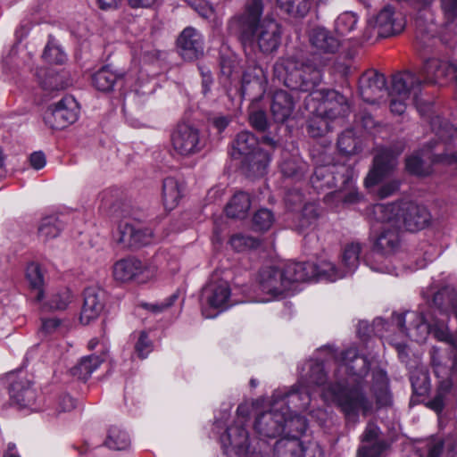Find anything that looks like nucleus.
Instances as JSON below:
<instances>
[{
	"mask_svg": "<svg viewBox=\"0 0 457 457\" xmlns=\"http://www.w3.org/2000/svg\"><path fill=\"white\" fill-rule=\"evenodd\" d=\"M288 287L295 282H304L312 278L337 280L342 274L335 270V264L328 261H321L318 265L312 262H289L283 269Z\"/></svg>",
	"mask_w": 457,
	"mask_h": 457,
	"instance_id": "6e6552de",
	"label": "nucleus"
},
{
	"mask_svg": "<svg viewBox=\"0 0 457 457\" xmlns=\"http://www.w3.org/2000/svg\"><path fill=\"white\" fill-rule=\"evenodd\" d=\"M383 450V443L361 445L358 449L357 457H380Z\"/></svg>",
	"mask_w": 457,
	"mask_h": 457,
	"instance_id": "6e6d98bb",
	"label": "nucleus"
},
{
	"mask_svg": "<svg viewBox=\"0 0 457 457\" xmlns=\"http://www.w3.org/2000/svg\"><path fill=\"white\" fill-rule=\"evenodd\" d=\"M401 152L402 148L397 151L380 149L375 155L373 167L365 179V186L367 187H373L388 177L396 167V157Z\"/></svg>",
	"mask_w": 457,
	"mask_h": 457,
	"instance_id": "f3484780",
	"label": "nucleus"
},
{
	"mask_svg": "<svg viewBox=\"0 0 457 457\" xmlns=\"http://www.w3.org/2000/svg\"><path fill=\"white\" fill-rule=\"evenodd\" d=\"M276 450L284 454H289L290 457H322L321 451L318 445L311 444L304 447L296 438L295 435L292 438L281 439L276 443Z\"/></svg>",
	"mask_w": 457,
	"mask_h": 457,
	"instance_id": "b1692460",
	"label": "nucleus"
},
{
	"mask_svg": "<svg viewBox=\"0 0 457 457\" xmlns=\"http://www.w3.org/2000/svg\"><path fill=\"white\" fill-rule=\"evenodd\" d=\"M260 285L263 292L273 295H280L289 288L283 270L274 267H266L261 270Z\"/></svg>",
	"mask_w": 457,
	"mask_h": 457,
	"instance_id": "393cba45",
	"label": "nucleus"
},
{
	"mask_svg": "<svg viewBox=\"0 0 457 457\" xmlns=\"http://www.w3.org/2000/svg\"><path fill=\"white\" fill-rule=\"evenodd\" d=\"M145 270V265L137 259H122L113 265V277L118 281L127 282L141 275Z\"/></svg>",
	"mask_w": 457,
	"mask_h": 457,
	"instance_id": "bb28decb",
	"label": "nucleus"
},
{
	"mask_svg": "<svg viewBox=\"0 0 457 457\" xmlns=\"http://www.w3.org/2000/svg\"><path fill=\"white\" fill-rule=\"evenodd\" d=\"M431 359L440 390L450 391L453 386V378L457 374V362L444 356L436 349H433Z\"/></svg>",
	"mask_w": 457,
	"mask_h": 457,
	"instance_id": "412c9836",
	"label": "nucleus"
},
{
	"mask_svg": "<svg viewBox=\"0 0 457 457\" xmlns=\"http://www.w3.org/2000/svg\"><path fill=\"white\" fill-rule=\"evenodd\" d=\"M62 223L55 216H48L42 219L38 227L39 237L46 242L59 236L62 230Z\"/></svg>",
	"mask_w": 457,
	"mask_h": 457,
	"instance_id": "a19ab883",
	"label": "nucleus"
},
{
	"mask_svg": "<svg viewBox=\"0 0 457 457\" xmlns=\"http://www.w3.org/2000/svg\"><path fill=\"white\" fill-rule=\"evenodd\" d=\"M384 223L378 235L374 247L383 255H393L402 250L403 245V231L398 220L393 216L391 220L385 218V213H375Z\"/></svg>",
	"mask_w": 457,
	"mask_h": 457,
	"instance_id": "9b49d317",
	"label": "nucleus"
},
{
	"mask_svg": "<svg viewBox=\"0 0 457 457\" xmlns=\"http://www.w3.org/2000/svg\"><path fill=\"white\" fill-rule=\"evenodd\" d=\"M411 382L413 393L417 395H425L430 389L428 374L421 370L412 371Z\"/></svg>",
	"mask_w": 457,
	"mask_h": 457,
	"instance_id": "a18cd8bd",
	"label": "nucleus"
},
{
	"mask_svg": "<svg viewBox=\"0 0 457 457\" xmlns=\"http://www.w3.org/2000/svg\"><path fill=\"white\" fill-rule=\"evenodd\" d=\"M431 128L436 137V141L428 146L433 162L457 164V129L440 117L432 120Z\"/></svg>",
	"mask_w": 457,
	"mask_h": 457,
	"instance_id": "423d86ee",
	"label": "nucleus"
},
{
	"mask_svg": "<svg viewBox=\"0 0 457 457\" xmlns=\"http://www.w3.org/2000/svg\"><path fill=\"white\" fill-rule=\"evenodd\" d=\"M357 21L358 19L355 13L345 12L337 17L335 29L337 33L341 35H347L355 29Z\"/></svg>",
	"mask_w": 457,
	"mask_h": 457,
	"instance_id": "09e8293b",
	"label": "nucleus"
},
{
	"mask_svg": "<svg viewBox=\"0 0 457 457\" xmlns=\"http://www.w3.org/2000/svg\"><path fill=\"white\" fill-rule=\"evenodd\" d=\"M104 360V357L96 354L84 357L79 363L72 369V374L78 376L79 378L87 379Z\"/></svg>",
	"mask_w": 457,
	"mask_h": 457,
	"instance_id": "58836bf2",
	"label": "nucleus"
},
{
	"mask_svg": "<svg viewBox=\"0 0 457 457\" xmlns=\"http://www.w3.org/2000/svg\"><path fill=\"white\" fill-rule=\"evenodd\" d=\"M224 447L228 450L231 447L238 455L248 451V433L245 428L243 420H238L229 427L221 438Z\"/></svg>",
	"mask_w": 457,
	"mask_h": 457,
	"instance_id": "a878e982",
	"label": "nucleus"
},
{
	"mask_svg": "<svg viewBox=\"0 0 457 457\" xmlns=\"http://www.w3.org/2000/svg\"><path fill=\"white\" fill-rule=\"evenodd\" d=\"M279 403L273 402L271 409L260 413L254 421V431L262 438H275L285 430L287 412L278 409Z\"/></svg>",
	"mask_w": 457,
	"mask_h": 457,
	"instance_id": "2eb2a0df",
	"label": "nucleus"
},
{
	"mask_svg": "<svg viewBox=\"0 0 457 457\" xmlns=\"http://www.w3.org/2000/svg\"><path fill=\"white\" fill-rule=\"evenodd\" d=\"M258 139L251 132H239L233 143L231 156L242 162V168L248 176H262L270 161V154L258 147Z\"/></svg>",
	"mask_w": 457,
	"mask_h": 457,
	"instance_id": "39448f33",
	"label": "nucleus"
},
{
	"mask_svg": "<svg viewBox=\"0 0 457 457\" xmlns=\"http://www.w3.org/2000/svg\"><path fill=\"white\" fill-rule=\"evenodd\" d=\"M171 143L174 151L183 156L195 154L204 147L200 131L187 123H180L177 126L171 135Z\"/></svg>",
	"mask_w": 457,
	"mask_h": 457,
	"instance_id": "4468645a",
	"label": "nucleus"
},
{
	"mask_svg": "<svg viewBox=\"0 0 457 457\" xmlns=\"http://www.w3.org/2000/svg\"><path fill=\"white\" fill-rule=\"evenodd\" d=\"M104 444L110 449L121 451L129 446L130 440L125 431L116 426H112L108 430Z\"/></svg>",
	"mask_w": 457,
	"mask_h": 457,
	"instance_id": "79ce46f5",
	"label": "nucleus"
},
{
	"mask_svg": "<svg viewBox=\"0 0 457 457\" xmlns=\"http://www.w3.org/2000/svg\"><path fill=\"white\" fill-rule=\"evenodd\" d=\"M406 170L418 176H427L431 172L430 168L425 167L423 161L417 154L411 155L406 159Z\"/></svg>",
	"mask_w": 457,
	"mask_h": 457,
	"instance_id": "3c124183",
	"label": "nucleus"
},
{
	"mask_svg": "<svg viewBox=\"0 0 457 457\" xmlns=\"http://www.w3.org/2000/svg\"><path fill=\"white\" fill-rule=\"evenodd\" d=\"M79 107L71 96H66L48 107L45 113V122L54 129H62L74 123L79 117Z\"/></svg>",
	"mask_w": 457,
	"mask_h": 457,
	"instance_id": "ddd939ff",
	"label": "nucleus"
},
{
	"mask_svg": "<svg viewBox=\"0 0 457 457\" xmlns=\"http://www.w3.org/2000/svg\"><path fill=\"white\" fill-rule=\"evenodd\" d=\"M444 442L439 438H431L417 444L410 457H440Z\"/></svg>",
	"mask_w": 457,
	"mask_h": 457,
	"instance_id": "c9c22d12",
	"label": "nucleus"
},
{
	"mask_svg": "<svg viewBox=\"0 0 457 457\" xmlns=\"http://www.w3.org/2000/svg\"><path fill=\"white\" fill-rule=\"evenodd\" d=\"M26 278L31 288L33 297L37 302H42L45 299L44 292V273L37 263H30L26 270Z\"/></svg>",
	"mask_w": 457,
	"mask_h": 457,
	"instance_id": "7c9ffc66",
	"label": "nucleus"
},
{
	"mask_svg": "<svg viewBox=\"0 0 457 457\" xmlns=\"http://www.w3.org/2000/svg\"><path fill=\"white\" fill-rule=\"evenodd\" d=\"M310 389L307 385L299 383L297 387H293L286 394H278L273 402H278V409L288 413H295L298 410H304L310 403Z\"/></svg>",
	"mask_w": 457,
	"mask_h": 457,
	"instance_id": "aec40b11",
	"label": "nucleus"
},
{
	"mask_svg": "<svg viewBox=\"0 0 457 457\" xmlns=\"http://www.w3.org/2000/svg\"><path fill=\"white\" fill-rule=\"evenodd\" d=\"M10 395L21 407L31 406L37 398V394L30 385L22 381H16L11 385Z\"/></svg>",
	"mask_w": 457,
	"mask_h": 457,
	"instance_id": "72a5a7b5",
	"label": "nucleus"
},
{
	"mask_svg": "<svg viewBox=\"0 0 457 457\" xmlns=\"http://www.w3.org/2000/svg\"><path fill=\"white\" fill-rule=\"evenodd\" d=\"M241 90L243 95L261 94L263 91L262 70L253 69V72L245 71L242 79Z\"/></svg>",
	"mask_w": 457,
	"mask_h": 457,
	"instance_id": "e433bc0d",
	"label": "nucleus"
},
{
	"mask_svg": "<svg viewBox=\"0 0 457 457\" xmlns=\"http://www.w3.org/2000/svg\"><path fill=\"white\" fill-rule=\"evenodd\" d=\"M374 213H385V218L391 220L392 216L400 226L403 224L407 230L417 231L426 228L431 219L430 213L424 206L412 203L374 206Z\"/></svg>",
	"mask_w": 457,
	"mask_h": 457,
	"instance_id": "0eeeda50",
	"label": "nucleus"
},
{
	"mask_svg": "<svg viewBox=\"0 0 457 457\" xmlns=\"http://www.w3.org/2000/svg\"><path fill=\"white\" fill-rule=\"evenodd\" d=\"M312 116L310 118L307 126L308 133L312 137H321L331 129L330 121L328 120L324 116L315 112L314 108H312Z\"/></svg>",
	"mask_w": 457,
	"mask_h": 457,
	"instance_id": "c03bdc74",
	"label": "nucleus"
},
{
	"mask_svg": "<svg viewBox=\"0 0 457 457\" xmlns=\"http://www.w3.org/2000/svg\"><path fill=\"white\" fill-rule=\"evenodd\" d=\"M361 250V247L358 243H351L345 247L342 253V265L344 268L337 270L335 267L336 271L342 274L338 279L353 273L356 270L360 262Z\"/></svg>",
	"mask_w": 457,
	"mask_h": 457,
	"instance_id": "2f4dec72",
	"label": "nucleus"
},
{
	"mask_svg": "<svg viewBox=\"0 0 457 457\" xmlns=\"http://www.w3.org/2000/svg\"><path fill=\"white\" fill-rule=\"evenodd\" d=\"M373 390L378 405H386L390 397L387 391L388 378L386 373L382 370L373 371Z\"/></svg>",
	"mask_w": 457,
	"mask_h": 457,
	"instance_id": "4c0bfd02",
	"label": "nucleus"
},
{
	"mask_svg": "<svg viewBox=\"0 0 457 457\" xmlns=\"http://www.w3.org/2000/svg\"><path fill=\"white\" fill-rule=\"evenodd\" d=\"M251 198L245 192H238L233 195L226 206V213L234 219H244L247 216L251 207Z\"/></svg>",
	"mask_w": 457,
	"mask_h": 457,
	"instance_id": "f704fd0d",
	"label": "nucleus"
},
{
	"mask_svg": "<svg viewBox=\"0 0 457 457\" xmlns=\"http://www.w3.org/2000/svg\"><path fill=\"white\" fill-rule=\"evenodd\" d=\"M36 75L42 88L49 93L63 90L71 85V79L68 72L61 71L52 63L37 68Z\"/></svg>",
	"mask_w": 457,
	"mask_h": 457,
	"instance_id": "6ab92c4d",
	"label": "nucleus"
},
{
	"mask_svg": "<svg viewBox=\"0 0 457 457\" xmlns=\"http://www.w3.org/2000/svg\"><path fill=\"white\" fill-rule=\"evenodd\" d=\"M274 222L273 213L266 209L262 208L258 210L253 218V225L256 230L265 231L271 228Z\"/></svg>",
	"mask_w": 457,
	"mask_h": 457,
	"instance_id": "8fccbe9b",
	"label": "nucleus"
},
{
	"mask_svg": "<svg viewBox=\"0 0 457 457\" xmlns=\"http://www.w3.org/2000/svg\"><path fill=\"white\" fill-rule=\"evenodd\" d=\"M230 287L226 280L211 281L203 289L202 313L207 318H214L229 305Z\"/></svg>",
	"mask_w": 457,
	"mask_h": 457,
	"instance_id": "9d476101",
	"label": "nucleus"
},
{
	"mask_svg": "<svg viewBox=\"0 0 457 457\" xmlns=\"http://www.w3.org/2000/svg\"><path fill=\"white\" fill-rule=\"evenodd\" d=\"M353 170L345 164L319 167L311 179L316 189L337 187L334 195L343 203L352 204L361 200V195L353 185Z\"/></svg>",
	"mask_w": 457,
	"mask_h": 457,
	"instance_id": "7ed1b4c3",
	"label": "nucleus"
},
{
	"mask_svg": "<svg viewBox=\"0 0 457 457\" xmlns=\"http://www.w3.org/2000/svg\"><path fill=\"white\" fill-rule=\"evenodd\" d=\"M286 412H288V411L287 410ZM286 428L288 429V436L292 437L293 435H295L296 438H298V436L306 431L307 421L303 417L290 412L286 415Z\"/></svg>",
	"mask_w": 457,
	"mask_h": 457,
	"instance_id": "49530a36",
	"label": "nucleus"
},
{
	"mask_svg": "<svg viewBox=\"0 0 457 457\" xmlns=\"http://www.w3.org/2000/svg\"><path fill=\"white\" fill-rule=\"evenodd\" d=\"M311 79L312 80V87L305 84V81L308 80L305 77L301 87L303 91L311 90V94L305 99L308 108L312 105L315 112L324 116L330 122L349 113L350 107L343 95L334 90L314 89L320 81L319 71H313Z\"/></svg>",
	"mask_w": 457,
	"mask_h": 457,
	"instance_id": "20e7f679",
	"label": "nucleus"
},
{
	"mask_svg": "<svg viewBox=\"0 0 457 457\" xmlns=\"http://www.w3.org/2000/svg\"><path fill=\"white\" fill-rule=\"evenodd\" d=\"M228 29L244 46L254 44L263 54H274L280 45L282 28L271 14H264L263 0H247L243 11L228 21Z\"/></svg>",
	"mask_w": 457,
	"mask_h": 457,
	"instance_id": "f257e3e1",
	"label": "nucleus"
},
{
	"mask_svg": "<svg viewBox=\"0 0 457 457\" xmlns=\"http://www.w3.org/2000/svg\"><path fill=\"white\" fill-rule=\"evenodd\" d=\"M319 212L315 204H307L304 205L302 212V218L300 220L301 228H307L312 225L318 218Z\"/></svg>",
	"mask_w": 457,
	"mask_h": 457,
	"instance_id": "13d9d810",
	"label": "nucleus"
},
{
	"mask_svg": "<svg viewBox=\"0 0 457 457\" xmlns=\"http://www.w3.org/2000/svg\"><path fill=\"white\" fill-rule=\"evenodd\" d=\"M278 6L294 17H304L310 11L312 0H277Z\"/></svg>",
	"mask_w": 457,
	"mask_h": 457,
	"instance_id": "37998d69",
	"label": "nucleus"
},
{
	"mask_svg": "<svg viewBox=\"0 0 457 457\" xmlns=\"http://www.w3.org/2000/svg\"><path fill=\"white\" fill-rule=\"evenodd\" d=\"M421 81L415 74L407 71L393 78L390 110L393 113L403 114L408 101L416 100Z\"/></svg>",
	"mask_w": 457,
	"mask_h": 457,
	"instance_id": "1a4fd4ad",
	"label": "nucleus"
},
{
	"mask_svg": "<svg viewBox=\"0 0 457 457\" xmlns=\"http://www.w3.org/2000/svg\"><path fill=\"white\" fill-rule=\"evenodd\" d=\"M229 243L231 246L238 252L244 251L247 248L255 247L258 245L254 238L251 237H245L241 234L232 236Z\"/></svg>",
	"mask_w": 457,
	"mask_h": 457,
	"instance_id": "5fc2aeb1",
	"label": "nucleus"
},
{
	"mask_svg": "<svg viewBox=\"0 0 457 457\" xmlns=\"http://www.w3.org/2000/svg\"><path fill=\"white\" fill-rule=\"evenodd\" d=\"M152 231L135 220L121 221L116 234L115 244L123 249H137L151 243Z\"/></svg>",
	"mask_w": 457,
	"mask_h": 457,
	"instance_id": "f8f14e48",
	"label": "nucleus"
},
{
	"mask_svg": "<svg viewBox=\"0 0 457 457\" xmlns=\"http://www.w3.org/2000/svg\"><path fill=\"white\" fill-rule=\"evenodd\" d=\"M378 432L379 429L375 424L369 423L361 437L362 445L381 443L378 440Z\"/></svg>",
	"mask_w": 457,
	"mask_h": 457,
	"instance_id": "680f3d73",
	"label": "nucleus"
},
{
	"mask_svg": "<svg viewBox=\"0 0 457 457\" xmlns=\"http://www.w3.org/2000/svg\"><path fill=\"white\" fill-rule=\"evenodd\" d=\"M76 406V401L69 395H62L58 398L57 401V411L66 412L71 411Z\"/></svg>",
	"mask_w": 457,
	"mask_h": 457,
	"instance_id": "338daca9",
	"label": "nucleus"
},
{
	"mask_svg": "<svg viewBox=\"0 0 457 457\" xmlns=\"http://www.w3.org/2000/svg\"><path fill=\"white\" fill-rule=\"evenodd\" d=\"M378 35L387 37L399 33L402 25L397 24L394 19V10L391 6H386L376 18Z\"/></svg>",
	"mask_w": 457,
	"mask_h": 457,
	"instance_id": "c756f323",
	"label": "nucleus"
},
{
	"mask_svg": "<svg viewBox=\"0 0 457 457\" xmlns=\"http://www.w3.org/2000/svg\"><path fill=\"white\" fill-rule=\"evenodd\" d=\"M200 15L209 16L212 12V7L204 0H186Z\"/></svg>",
	"mask_w": 457,
	"mask_h": 457,
	"instance_id": "774afa93",
	"label": "nucleus"
},
{
	"mask_svg": "<svg viewBox=\"0 0 457 457\" xmlns=\"http://www.w3.org/2000/svg\"><path fill=\"white\" fill-rule=\"evenodd\" d=\"M449 391L440 390L438 387L436 396L427 403L428 407L437 413L441 412L445 406V395Z\"/></svg>",
	"mask_w": 457,
	"mask_h": 457,
	"instance_id": "0e129e2a",
	"label": "nucleus"
},
{
	"mask_svg": "<svg viewBox=\"0 0 457 457\" xmlns=\"http://www.w3.org/2000/svg\"><path fill=\"white\" fill-rule=\"evenodd\" d=\"M117 76L108 67H103L92 77L93 86L101 92H109L113 88Z\"/></svg>",
	"mask_w": 457,
	"mask_h": 457,
	"instance_id": "ea45409f",
	"label": "nucleus"
},
{
	"mask_svg": "<svg viewBox=\"0 0 457 457\" xmlns=\"http://www.w3.org/2000/svg\"><path fill=\"white\" fill-rule=\"evenodd\" d=\"M296 65V59H280L274 65V71L278 76H283L282 71H285L286 74H292L289 69L295 68Z\"/></svg>",
	"mask_w": 457,
	"mask_h": 457,
	"instance_id": "69168bd1",
	"label": "nucleus"
},
{
	"mask_svg": "<svg viewBox=\"0 0 457 457\" xmlns=\"http://www.w3.org/2000/svg\"><path fill=\"white\" fill-rule=\"evenodd\" d=\"M343 360L340 370L349 372V378L344 383L329 385L324 389L323 396L334 402L348 420L356 423L360 413L365 416L373 411L372 402L365 395L362 384L358 381L367 375L370 365L367 358L358 355L354 349L345 351Z\"/></svg>",
	"mask_w": 457,
	"mask_h": 457,
	"instance_id": "f03ea898",
	"label": "nucleus"
},
{
	"mask_svg": "<svg viewBox=\"0 0 457 457\" xmlns=\"http://www.w3.org/2000/svg\"><path fill=\"white\" fill-rule=\"evenodd\" d=\"M71 300V292L68 288H62L51 295L46 305L51 310H63L69 305Z\"/></svg>",
	"mask_w": 457,
	"mask_h": 457,
	"instance_id": "de8ad7c7",
	"label": "nucleus"
},
{
	"mask_svg": "<svg viewBox=\"0 0 457 457\" xmlns=\"http://www.w3.org/2000/svg\"><path fill=\"white\" fill-rule=\"evenodd\" d=\"M309 40L315 54H335L340 47L339 40L324 28L312 29Z\"/></svg>",
	"mask_w": 457,
	"mask_h": 457,
	"instance_id": "4be33fe9",
	"label": "nucleus"
},
{
	"mask_svg": "<svg viewBox=\"0 0 457 457\" xmlns=\"http://www.w3.org/2000/svg\"><path fill=\"white\" fill-rule=\"evenodd\" d=\"M394 320L403 334L416 342L423 343L429 334L430 327L421 312L409 311L395 314Z\"/></svg>",
	"mask_w": 457,
	"mask_h": 457,
	"instance_id": "dca6fc26",
	"label": "nucleus"
},
{
	"mask_svg": "<svg viewBox=\"0 0 457 457\" xmlns=\"http://www.w3.org/2000/svg\"><path fill=\"white\" fill-rule=\"evenodd\" d=\"M251 125L259 131H264L268 127L266 114L262 112H254L249 116Z\"/></svg>",
	"mask_w": 457,
	"mask_h": 457,
	"instance_id": "052dcab7",
	"label": "nucleus"
},
{
	"mask_svg": "<svg viewBox=\"0 0 457 457\" xmlns=\"http://www.w3.org/2000/svg\"><path fill=\"white\" fill-rule=\"evenodd\" d=\"M104 293L96 287H88L84 292V303L80 313V321L88 324L96 319L104 309Z\"/></svg>",
	"mask_w": 457,
	"mask_h": 457,
	"instance_id": "5701e85b",
	"label": "nucleus"
},
{
	"mask_svg": "<svg viewBox=\"0 0 457 457\" xmlns=\"http://www.w3.org/2000/svg\"><path fill=\"white\" fill-rule=\"evenodd\" d=\"M304 168V163L297 159L287 160L281 163V171L287 177L302 175Z\"/></svg>",
	"mask_w": 457,
	"mask_h": 457,
	"instance_id": "864d4df0",
	"label": "nucleus"
},
{
	"mask_svg": "<svg viewBox=\"0 0 457 457\" xmlns=\"http://www.w3.org/2000/svg\"><path fill=\"white\" fill-rule=\"evenodd\" d=\"M295 107L293 97L284 90L276 91L272 103L271 113L277 122H285L292 114Z\"/></svg>",
	"mask_w": 457,
	"mask_h": 457,
	"instance_id": "cd10ccee",
	"label": "nucleus"
},
{
	"mask_svg": "<svg viewBox=\"0 0 457 457\" xmlns=\"http://www.w3.org/2000/svg\"><path fill=\"white\" fill-rule=\"evenodd\" d=\"M177 44L179 48L187 52L186 54H203L201 36L194 28H186L179 35Z\"/></svg>",
	"mask_w": 457,
	"mask_h": 457,
	"instance_id": "473e14b6",
	"label": "nucleus"
},
{
	"mask_svg": "<svg viewBox=\"0 0 457 457\" xmlns=\"http://www.w3.org/2000/svg\"><path fill=\"white\" fill-rule=\"evenodd\" d=\"M359 91L365 102L377 103L386 93V82L384 75L376 70L365 71L359 79Z\"/></svg>",
	"mask_w": 457,
	"mask_h": 457,
	"instance_id": "a211bd4d",
	"label": "nucleus"
},
{
	"mask_svg": "<svg viewBox=\"0 0 457 457\" xmlns=\"http://www.w3.org/2000/svg\"><path fill=\"white\" fill-rule=\"evenodd\" d=\"M326 382V374L324 372L323 365L320 362H314L310 365V374L306 383L302 382L303 385L315 384L322 386Z\"/></svg>",
	"mask_w": 457,
	"mask_h": 457,
	"instance_id": "603ef678",
	"label": "nucleus"
},
{
	"mask_svg": "<svg viewBox=\"0 0 457 457\" xmlns=\"http://www.w3.org/2000/svg\"><path fill=\"white\" fill-rule=\"evenodd\" d=\"M135 351L138 357L144 359L152 352V342L145 331H141L135 345Z\"/></svg>",
	"mask_w": 457,
	"mask_h": 457,
	"instance_id": "4d7b16f0",
	"label": "nucleus"
},
{
	"mask_svg": "<svg viewBox=\"0 0 457 457\" xmlns=\"http://www.w3.org/2000/svg\"><path fill=\"white\" fill-rule=\"evenodd\" d=\"M400 187V181L396 179L390 180L383 184L378 191V195L380 198H386L395 194Z\"/></svg>",
	"mask_w": 457,
	"mask_h": 457,
	"instance_id": "e2e57ef3",
	"label": "nucleus"
},
{
	"mask_svg": "<svg viewBox=\"0 0 457 457\" xmlns=\"http://www.w3.org/2000/svg\"><path fill=\"white\" fill-rule=\"evenodd\" d=\"M184 185L178 179L169 177L162 183V200L166 209H174L183 197Z\"/></svg>",
	"mask_w": 457,
	"mask_h": 457,
	"instance_id": "c85d7f7f",
	"label": "nucleus"
},
{
	"mask_svg": "<svg viewBox=\"0 0 457 457\" xmlns=\"http://www.w3.org/2000/svg\"><path fill=\"white\" fill-rule=\"evenodd\" d=\"M63 49L58 41L52 36H49L46 46H45L42 57H58L63 54Z\"/></svg>",
	"mask_w": 457,
	"mask_h": 457,
	"instance_id": "bf43d9fd",
	"label": "nucleus"
}]
</instances>
